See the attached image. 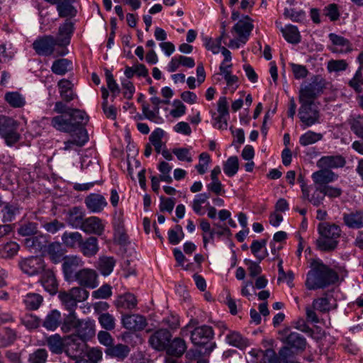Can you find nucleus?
<instances>
[{
    "mask_svg": "<svg viewBox=\"0 0 363 363\" xmlns=\"http://www.w3.org/2000/svg\"><path fill=\"white\" fill-rule=\"evenodd\" d=\"M279 334L281 342L285 345L278 352L282 363H298L296 352L306 349V338L296 332L291 331L289 328L280 331Z\"/></svg>",
    "mask_w": 363,
    "mask_h": 363,
    "instance_id": "f257e3e1",
    "label": "nucleus"
},
{
    "mask_svg": "<svg viewBox=\"0 0 363 363\" xmlns=\"http://www.w3.org/2000/svg\"><path fill=\"white\" fill-rule=\"evenodd\" d=\"M198 321L191 318L186 325V334L189 333L191 343L199 348L205 347V354L208 356L217 347L215 342H211L214 337L213 328L207 325L198 326Z\"/></svg>",
    "mask_w": 363,
    "mask_h": 363,
    "instance_id": "f03ea898",
    "label": "nucleus"
},
{
    "mask_svg": "<svg viewBox=\"0 0 363 363\" xmlns=\"http://www.w3.org/2000/svg\"><path fill=\"white\" fill-rule=\"evenodd\" d=\"M88 122V116L83 111H74L72 114L57 115L50 118V125L63 133H72L84 129L82 126Z\"/></svg>",
    "mask_w": 363,
    "mask_h": 363,
    "instance_id": "7ed1b4c3",
    "label": "nucleus"
},
{
    "mask_svg": "<svg viewBox=\"0 0 363 363\" xmlns=\"http://www.w3.org/2000/svg\"><path fill=\"white\" fill-rule=\"evenodd\" d=\"M338 279L335 272L323 264H318L307 275L306 286L309 290L323 289Z\"/></svg>",
    "mask_w": 363,
    "mask_h": 363,
    "instance_id": "20e7f679",
    "label": "nucleus"
},
{
    "mask_svg": "<svg viewBox=\"0 0 363 363\" xmlns=\"http://www.w3.org/2000/svg\"><path fill=\"white\" fill-rule=\"evenodd\" d=\"M320 237L316 240V245L321 251L334 250L338 245L341 235L340 228L334 223H321L318 226Z\"/></svg>",
    "mask_w": 363,
    "mask_h": 363,
    "instance_id": "39448f33",
    "label": "nucleus"
},
{
    "mask_svg": "<svg viewBox=\"0 0 363 363\" xmlns=\"http://www.w3.org/2000/svg\"><path fill=\"white\" fill-rule=\"evenodd\" d=\"M89 296V292L80 286H74L67 291H60L58 298L62 304L68 311H75L77 303L85 301Z\"/></svg>",
    "mask_w": 363,
    "mask_h": 363,
    "instance_id": "423d86ee",
    "label": "nucleus"
},
{
    "mask_svg": "<svg viewBox=\"0 0 363 363\" xmlns=\"http://www.w3.org/2000/svg\"><path fill=\"white\" fill-rule=\"evenodd\" d=\"M18 123L13 118L0 116V135L8 146H12L19 141L21 135L18 133Z\"/></svg>",
    "mask_w": 363,
    "mask_h": 363,
    "instance_id": "0eeeda50",
    "label": "nucleus"
},
{
    "mask_svg": "<svg viewBox=\"0 0 363 363\" xmlns=\"http://www.w3.org/2000/svg\"><path fill=\"white\" fill-rule=\"evenodd\" d=\"M325 81L320 76H315L311 82L302 86L299 91V101L313 103V99L323 92Z\"/></svg>",
    "mask_w": 363,
    "mask_h": 363,
    "instance_id": "6e6552de",
    "label": "nucleus"
},
{
    "mask_svg": "<svg viewBox=\"0 0 363 363\" xmlns=\"http://www.w3.org/2000/svg\"><path fill=\"white\" fill-rule=\"evenodd\" d=\"M299 102L301 106L298 115L303 124V128L305 129L319 123L320 113L318 110L314 106L313 103Z\"/></svg>",
    "mask_w": 363,
    "mask_h": 363,
    "instance_id": "1a4fd4ad",
    "label": "nucleus"
},
{
    "mask_svg": "<svg viewBox=\"0 0 363 363\" xmlns=\"http://www.w3.org/2000/svg\"><path fill=\"white\" fill-rule=\"evenodd\" d=\"M57 45H58V41L50 35L40 36L32 44V47L35 52L43 56L52 55Z\"/></svg>",
    "mask_w": 363,
    "mask_h": 363,
    "instance_id": "9d476101",
    "label": "nucleus"
},
{
    "mask_svg": "<svg viewBox=\"0 0 363 363\" xmlns=\"http://www.w3.org/2000/svg\"><path fill=\"white\" fill-rule=\"evenodd\" d=\"M22 272L28 276H35L45 270V264L42 257L32 256L22 259L19 262Z\"/></svg>",
    "mask_w": 363,
    "mask_h": 363,
    "instance_id": "9b49d317",
    "label": "nucleus"
},
{
    "mask_svg": "<svg viewBox=\"0 0 363 363\" xmlns=\"http://www.w3.org/2000/svg\"><path fill=\"white\" fill-rule=\"evenodd\" d=\"M73 280L83 289H94L98 286L97 274L95 270L89 268H84L76 272L72 281Z\"/></svg>",
    "mask_w": 363,
    "mask_h": 363,
    "instance_id": "f8f14e48",
    "label": "nucleus"
},
{
    "mask_svg": "<svg viewBox=\"0 0 363 363\" xmlns=\"http://www.w3.org/2000/svg\"><path fill=\"white\" fill-rule=\"evenodd\" d=\"M328 38L331 43L328 45V49L333 53L346 54L352 50L350 41L345 37L331 33L328 35Z\"/></svg>",
    "mask_w": 363,
    "mask_h": 363,
    "instance_id": "ddd939ff",
    "label": "nucleus"
},
{
    "mask_svg": "<svg viewBox=\"0 0 363 363\" xmlns=\"http://www.w3.org/2000/svg\"><path fill=\"white\" fill-rule=\"evenodd\" d=\"M172 335L167 329H159L153 333L148 339L152 348L157 351H164L171 340Z\"/></svg>",
    "mask_w": 363,
    "mask_h": 363,
    "instance_id": "4468645a",
    "label": "nucleus"
},
{
    "mask_svg": "<svg viewBox=\"0 0 363 363\" xmlns=\"http://www.w3.org/2000/svg\"><path fill=\"white\" fill-rule=\"evenodd\" d=\"M81 230L86 234L101 236L105 230V224L103 220L96 216L85 218Z\"/></svg>",
    "mask_w": 363,
    "mask_h": 363,
    "instance_id": "2eb2a0df",
    "label": "nucleus"
},
{
    "mask_svg": "<svg viewBox=\"0 0 363 363\" xmlns=\"http://www.w3.org/2000/svg\"><path fill=\"white\" fill-rule=\"evenodd\" d=\"M249 354L252 357L256 363H282L279 356L277 357L276 352L272 349L262 350L259 349H252Z\"/></svg>",
    "mask_w": 363,
    "mask_h": 363,
    "instance_id": "dca6fc26",
    "label": "nucleus"
},
{
    "mask_svg": "<svg viewBox=\"0 0 363 363\" xmlns=\"http://www.w3.org/2000/svg\"><path fill=\"white\" fill-rule=\"evenodd\" d=\"M84 262L82 258L77 255L67 256L64 258L62 270L65 278L67 281L73 279L76 269L83 266Z\"/></svg>",
    "mask_w": 363,
    "mask_h": 363,
    "instance_id": "f3484780",
    "label": "nucleus"
},
{
    "mask_svg": "<svg viewBox=\"0 0 363 363\" xmlns=\"http://www.w3.org/2000/svg\"><path fill=\"white\" fill-rule=\"evenodd\" d=\"M150 101L153 105V108L151 110L150 106L145 101L143 103V113L145 117L152 121H156L160 113V108L161 104H169V100H162L156 96H152L150 98Z\"/></svg>",
    "mask_w": 363,
    "mask_h": 363,
    "instance_id": "a211bd4d",
    "label": "nucleus"
},
{
    "mask_svg": "<svg viewBox=\"0 0 363 363\" xmlns=\"http://www.w3.org/2000/svg\"><path fill=\"white\" fill-rule=\"evenodd\" d=\"M121 321L124 328L135 331L143 330L147 324L146 318L140 314L124 315Z\"/></svg>",
    "mask_w": 363,
    "mask_h": 363,
    "instance_id": "6ab92c4d",
    "label": "nucleus"
},
{
    "mask_svg": "<svg viewBox=\"0 0 363 363\" xmlns=\"http://www.w3.org/2000/svg\"><path fill=\"white\" fill-rule=\"evenodd\" d=\"M78 249L84 257H94L99 251L97 238L94 236H89L86 238H82Z\"/></svg>",
    "mask_w": 363,
    "mask_h": 363,
    "instance_id": "aec40b11",
    "label": "nucleus"
},
{
    "mask_svg": "<svg viewBox=\"0 0 363 363\" xmlns=\"http://www.w3.org/2000/svg\"><path fill=\"white\" fill-rule=\"evenodd\" d=\"M89 140V136L85 129H79L77 133L72 135L71 139L64 143L62 150L65 151L77 150V147L84 146Z\"/></svg>",
    "mask_w": 363,
    "mask_h": 363,
    "instance_id": "412c9836",
    "label": "nucleus"
},
{
    "mask_svg": "<svg viewBox=\"0 0 363 363\" xmlns=\"http://www.w3.org/2000/svg\"><path fill=\"white\" fill-rule=\"evenodd\" d=\"M85 212L81 207L74 206L69 208L67 213L66 221L73 228L81 230L85 220Z\"/></svg>",
    "mask_w": 363,
    "mask_h": 363,
    "instance_id": "4be33fe9",
    "label": "nucleus"
},
{
    "mask_svg": "<svg viewBox=\"0 0 363 363\" xmlns=\"http://www.w3.org/2000/svg\"><path fill=\"white\" fill-rule=\"evenodd\" d=\"M345 159L341 155L323 156L317 161V167L320 169H331L343 167Z\"/></svg>",
    "mask_w": 363,
    "mask_h": 363,
    "instance_id": "5701e85b",
    "label": "nucleus"
},
{
    "mask_svg": "<svg viewBox=\"0 0 363 363\" xmlns=\"http://www.w3.org/2000/svg\"><path fill=\"white\" fill-rule=\"evenodd\" d=\"M338 176L333 171L326 169H320L313 172L311 178L315 186H325L328 184L335 181Z\"/></svg>",
    "mask_w": 363,
    "mask_h": 363,
    "instance_id": "b1692460",
    "label": "nucleus"
},
{
    "mask_svg": "<svg viewBox=\"0 0 363 363\" xmlns=\"http://www.w3.org/2000/svg\"><path fill=\"white\" fill-rule=\"evenodd\" d=\"M313 308L321 313H327L337 307L336 301L331 293H326L323 297L313 300Z\"/></svg>",
    "mask_w": 363,
    "mask_h": 363,
    "instance_id": "393cba45",
    "label": "nucleus"
},
{
    "mask_svg": "<svg viewBox=\"0 0 363 363\" xmlns=\"http://www.w3.org/2000/svg\"><path fill=\"white\" fill-rule=\"evenodd\" d=\"M247 21H239L233 28V30L238 34L239 40L245 44L254 26L250 21V18L247 16Z\"/></svg>",
    "mask_w": 363,
    "mask_h": 363,
    "instance_id": "a878e982",
    "label": "nucleus"
},
{
    "mask_svg": "<svg viewBox=\"0 0 363 363\" xmlns=\"http://www.w3.org/2000/svg\"><path fill=\"white\" fill-rule=\"evenodd\" d=\"M84 203L87 208L92 213L101 212L107 205L105 198L97 194H91L86 196Z\"/></svg>",
    "mask_w": 363,
    "mask_h": 363,
    "instance_id": "bb28decb",
    "label": "nucleus"
},
{
    "mask_svg": "<svg viewBox=\"0 0 363 363\" xmlns=\"http://www.w3.org/2000/svg\"><path fill=\"white\" fill-rule=\"evenodd\" d=\"M76 333L83 340L91 338L95 335L94 321L90 319L80 320Z\"/></svg>",
    "mask_w": 363,
    "mask_h": 363,
    "instance_id": "cd10ccee",
    "label": "nucleus"
},
{
    "mask_svg": "<svg viewBox=\"0 0 363 363\" xmlns=\"http://www.w3.org/2000/svg\"><path fill=\"white\" fill-rule=\"evenodd\" d=\"M48 242L47 236L43 234L27 238L24 240L25 246L34 252L42 251L46 247Z\"/></svg>",
    "mask_w": 363,
    "mask_h": 363,
    "instance_id": "c85d7f7f",
    "label": "nucleus"
},
{
    "mask_svg": "<svg viewBox=\"0 0 363 363\" xmlns=\"http://www.w3.org/2000/svg\"><path fill=\"white\" fill-rule=\"evenodd\" d=\"M270 248L271 252L275 256L273 259H277L279 260L278 262V271H279V278L278 281L285 280L289 279V281L293 279V273L291 272H289L286 273L283 269V260L279 258L278 255V252L282 248V245L281 243L277 245V242H270Z\"/></svg>",
    "mask_w": 363,
    "mask_h": 363,
    "instance_id": "c756f323",
    "label": "nucleus"
},
{
    "mask_svg": "<svg viewBox=\"0 0 363 363\" xmlns=\"http://www.w3.org/2000/svg\"><path fill=\"white\" fill-rule=\"evenodd\" d=\"M344 223L350 228L359 229L363 228V211H356L342 216Z\"/></svg>",
    "mask_w": 363,
    "mask_h": 363,
    "instance_id": "7c9ffc66",
    "label": "nucleus"
},
{
    "mask_svg": "<svg viewBox=\"0 0 363 363\" xmlns=\"http://www.w3.org/2000/svg\"><path fill=\"white\" fill-rule=\"evenodd\" d=\"M40 282L44 289L50 294H54L57 289V282L53 272L50 269L43 271Z\"/></svg>",
    "mask_w": 363,
    "mask_h": 363,
    "instance_id": "2f4dec72",
    "label": "nucleus"
},
{
    "mask_svg": "<svg viewBox=\"0 0 363 363\" xmlns=\"http://www.w3.org/2000/svg\"><path fill=\"white\" fill-rule=\"evenodd\" d=\"M73 28V23L69 21H66L65 23L60 26L58 35L56 38L58 41V46L65 47L69 43Z\"/></svg>",
    "mask_w": 363,
    "mask_h": 363,
    "instance_id": "473e14b6",
    "label": "nucleus"
},
{
    "mask_svg": "<svg viewBox=\"0 0 363 363\" xmlns=\"http://www.w3.org/2000/svg\"><path fill=\"white\" fill-rule=\"evenodd\" d=\"M115 306L117 308L133 309L137 306L136 297L131 293H125L117 298L115 301Z\"/></svg>",
    "mask_w": 363,
    "mask_h": 363,
    "instance_id": "72a5a7b5",
    "label": "nucleus"
},
{
    "mask_svg": "<svg viewBox=\"0 0 363 363\" xmlns=\"http://www.w3.org/2000/svg\"><path fill=\"white\" fill-rule=\"evenodd\" d=\"M62 322L61 313L57 310H52L45 318L43 326L48 330L54 331Z\"/></svg>",
    "mask_w": 363,
    "mask_h": 363,
    "instance_id": "f704fd0d",
    "label": "nucleus"
},
{
    "mask_svg": "<svg viewBox=\"0 0 363 363\" xmlns=\"http://www.w3.org/2000/svg\"><path fill=\"white\" fill-rule=\"evenodd\" d=\"M57 86L60 90L61 98L66 102H69L75 97V94L72 91L73 84L65 79H60Z\"/></svg>",
    "mask_w": 363,
    "mask_h": 363,
    "instance_id": "c9c22d12",
    "label": "nucleus"
},
{
    "mask_svg": "<svg viewBox=\"0 0 363 363\" xmlns=\"http://www.w3.org/2000/svg\"><path fill=\"white\" fill-rule=\"evenodd\" d=\"M106 354L111 357L117 358L118 359H124L129 354L130 349L128 346L123 344H117L116 345H111L107 347Z\"/></svg>",
    "mask_w": 363,
    "mask_h": 363,
    "instance_id": "e433bc0d",
    "label": "nucleus"
},
{
    "mask_svg": "<svg viewBox=\"0 0 363 363\" xmlns=\"http://www.w3.org/2000/svg\"><path fill=\"white\" fill-rule=\"evenodd\" d=\"M82 235L76 232H65L62 235V243L69 248H78L82 242Z\"/></svg>",
    "mask_w": 363,
    "mask_h": 363,
    "instance_id": "4c0bfd02",
    "label": "nucleus"
},
{
    "mask_svg": "<svg viewBox=\"0 0 363 363\" xmlns=\"http://www.w3.org/2000/svg\"><path fill=\"white\" fill-rule=\"evenodd\" d=\"M75 0H64L60 1L57 3V10L60 17L74 16L77 13V10L72 6V3Z\"/></svg>",
    "mask_w": 363,
    "mask_h": 363,
    "instance_id": "58836bf2",
    "label": "nucleus"
},
{
    "mask_svg": "<svg viewBox=\"0 0 363 363\" xmlns=\"http://www.w3.org/2000/svg\"><path fill=\"white\" fill-rule=\"evenodd\" d=\"M47 247V252L54 263H58L62 259L65 252L62 245L58 242L50 243Z\"/></svg>",
    "mask_w": 363,
    "mask_h": 363,
    "instance_id": "ea45409f",
    "label": "nucleus"
},
{
    "mask_svg": "<svg viewBox=\"0 0 363 363\" xmlns=\"http://www.w3.org/2000/svg\"><path fill=\"white\" fill-rule=\"evenodd\" d=\"M281 32L285 40L293 44H297L301 41V35L297 27L289 25L284 28H281Z\"/></svg>",
    "mask_w": 363,
    "mask_h": 363,
    "instance_id": "a19ab883",
    "label": "nucleus"
},
{
    "mask_svg": "<svg viewBox=\"0 0 363 363\" xmlns=\"http://www.w3.org/2000/svg\"><path fill=\"white\" fill-rule=\"evenodd\" d=\"M72 69V62L67 59L61 58L53 62L52 72L57 75H65Z\"/></svg>",
    "mask_w": 363,
    "mask_h": 363,
    "instance_id": "79ce46f5",
    "label": "nucleus"
},
{
    "mask_svg": "<svg viewBox=\"0 0 363 363\" xmlns=\"http://www.w3.org/2000/svg\"><path fill=\"white\" fill-rule=\"evenodd\" d=\"M43 301L41 295L36 293H29L26 294L23 299L26 308L30 311H35L40 308Z\"/></svg>",
    "mask_w": 363,
    "mask_h": 363,
    "instance_id": "37998d69",
    "label": "nucleus"
},
{
    "mask_svg": "<svg viewBox=\"0 0 363 363\" xmlns=\"http://www.w3.org/2000/svg\"><path fill=\"white\" fill-rule=\"evenodd\" d=\"M116 260L113 257L103 256L99 259L98 268L104 276L109 275L113 269Z\"/></svg>",
    "mask_w": 363,
    "mask_h": 363,
    "instance_id": "c03bdc74",
    "label": "nucleus"
},
{
    "mask_svg": "<svg viewBox=\"0 0 363 363\" xmlns=\"http://www.w3.org/2000/svg\"><path fill=\"white\" fill-rule=\"evenodd\" d=\"M227 342L233 347L242 349L248 345V341L236 331H230L226 335Z\"/></svg>",
    "mask_w": 363,
    "mask_h": 363,
    "instance_id": "a18cd8bd",
    "label": "nucleus"
},
{
    "mask_svg": "<svg viewBox=\"0 0 363 363\" xmlns=\"http://www.w3.org/2000/svg\"><path fill=\"white\" fill-rule=\"evenodd\" d=\"M79 319L76 316L75 311H69V313L65 318L61 329L64 333H69L72 330L77 331Z\"/></svg>",
    "mask_w": 363,
    "mask_h": 363,
    "instance_id": "49530a36",
    "label": "nucleus"
},
{
    "mask_svg": "<svg viewBox=\"0 0 363 363\" xmlns=\"http://www.w3.org/2000/svg\"><path fill=\"white\" fill-rule=\"evenodd\" d=\"M50 350L55 354H61L64 350V342L58 334L48 337L46 340Z\"/></svg>",
    "mask_w": 363,
    "mask_h": 363,
    "instance_id": "de8ad7c7",
    "label": "nucleus"
},
{
    "mask_svg": "<svg viewBox=\"0 0 363 363\" xmlns=\"http://www.w3.org/2000/svg\"><path fill=\"white\" fill-rule=\"evenodd\" d=\"M4 99L13 108H21L26 104L25 98L17 91L7 92Z\"/></svg>",
    "mask_w": 363,
    "mask_h": 363,
    "instance_id": "09e8293b",
    "label": "nucleus"
},
{
    "mask_svg": "<svg viewBox=\"0 0 363 363\" xmlns=\"http://www.w3.org/2000/svg\"><path fill=\"white\" fill-rule=\"evenodd\" d=\"M17 232L23 237L34 235L38 233V223L30 221L23 222L19 225Z\"/></svg>",
    "mask_w": 363,
    "mask_h": 363,
    "instance_id": "8fccbe9b",
    "label": "nucleus"
},
{
    "mask_svg": "<svg viewBox=\"0 0 363 363\" xmlns=\"http://www.w3.org/2000/svg\"><path fill=\"white\" fill-rule=\"evenodd\" d=\"M322 138L323 135L321 133L308 130L301 135L299 143L302 146H308L321 140Z\"/></svg>",
    "mask_w": 363,
    "mask_h": 363,
    "instance_id": "3c124183",
    "label": "nucleus"
},
{
    "mask_svg": "<svg viewBox=\"0 0 363 363\" xmlns=\"http://www.w3.org/2000/svg\"><path fill=\"white\" fill-rule=\"evenodd\" d=\"M2 218L4 222L12 221L16 215L19 213V208L17 204L6 203L1 210Z\"/></svg>",
    "mask_w": 363,
    "mask_h": 363,
    "instance_id": "603ef678",
    "label": "nucleus"
},
{
    "mask_svg": "<svg viewBox=\"0 0 363 363\" xmlns=\"http://www.w3.org/2000/svg\"><path fill=\"white\" fill-rule=\"evenodd\" d=\"M239 162L236 156L230 157L223 165V171L228 177L234 176L238 171Z\"/></svg>",
    "mask_w": 363,
    "mask_h": 363,
    "instance_id": "864d4df0",
    "label": "nucleus"
},
{
    "mask_svg": "<svg viewBox=\"0 0 363 363\" xmlns=\"http://www.w3.org/2000/svg\"><path fill=\"white\" fill-rule=\"evenodd\" d=\"M101 326L106 330H112L116 327V319L109 313H103L98 318Z\"/></svg>",
    "mask_w": 363,
    "mask_h": 363,
    "instance_id": "5fc2aeb1",
    "label": "nucleus"
},
{
    "mask_svg": "<svg viewBox=\"0 0 363 363\" xmlns=\"http://www.w3.org/2000/svg\"><path fill=\"white\" fill-rule=\"evenodd\" d=\"M165 350L169 356L180 357L182 355V340L179 337H175L172 342L169 340Z\"/></svg>",
    "mask_w": 363,
    "mask_h": 363,
    "instance_id": "6e6d98bb",
    "label": "nucleus"
},
{
    "mask_svg": "<svg viewBox=\"0 0 363 363\" xmlns=\"http://www.w3.org/2000/svg\"><path fill=\"white\" fill-rule=\"evenodd\" d=\"M169 106L166 108L168 111L167 117L172 119L178 118L182 116V101L175 99L172 104H168Z\"/></svg>",
    "mask_w": 363,
    "mask_h": 363,
    "instance_id": "4d7b16f0",
    "label": "nucleus"
},
{
    "mask_svg": "<svg viewBox=\"0 0 363 363\" xmlns=\"http://www.w3.org/2000/svg\"><path fill=\"white\" fill-rule=\"evenodd\" d=\"M348 64L345 60H330L328 62L327 69L329 72H338L347 69Z\"/></svg>",
    "mask_w": 363,
    "mask_h": 363,
    "instance_id": "13d9d810",
    "label": "nucleus"
},
{
    "mask_svg": "<svg viewBox=\"0 0 363 363\" xmlns=\"http://www.w3.org/2000/svg\"><path fill=\"white\" fill-rule=\"evenodd\" d=\"M172 167L170 166L167 162L161 161L158 164V169L160 172V179L162 182L170 183L172 182V178L170 176V172Z\"/></svg>",
    "mask_w": 363,
    "mask_h": 363,
    "instance_id": "bf43d9fd",
    "label": "nucleus"
},
{
    "mask_svg": "<svg viewBox=\"0 0 363 363\" xmlns=\"http://www.w3.org/2000/svg\"><path fill=\"white\" fill-rule=\"evenodd\" d=\"M349 86L352 87L356 92H362V84H363L362 74L361 67H359L355 72L352 79L349 81Z\"/></svg>",
    "mask_w": 363,
    "mask_h": 363,
    "instance_id": "052dcab7",
    "label": "nucleus"
},
{
    "mask_svg": "<svg viewBox=\"0 0 363 363\" xmlns=\"http://www.w3.org/2000/svg\"><path fill=\"white\" fill-rule=\"evenodd\" d=\"M48 357V352L45 349H38L31 353L28 357L29 363H45Z\"/></svg>",
    "mask_w": 363,
    "mask_h": 363,
    "instance_id": "680f3d73",
    "label": "nucleus"
},
{
    "mask_svg": "<svg viewBox=\"0 0 363 363\" xmlns=\"http://www.w3.org/2000/svg\"><path fill=\"white\" fill-rule=\"evenodd\" d=\"M21 323L25 325L28 329L37 328L40 325V319L32 314H26L21 318Z\"/></svg>",
    "mask_w": 363,
    "mask_h": 363,
    "instance_id": "e2e57ef3",
    "label": "nucleus"
},
{
    "mask_svg": "<svg viewBox=\"0 0 363 363\" xmlns=\"http://www.w3.org/2000/svg\"><path fill=\"white\" fill-rule=\"evenodd\" d=\"M167 234L169 242L174 245H177L181 241L182 227L177 224L169 229Z\"/></svg>",
    "mask_w": 363,
    "mask_h": 363,
    "instance_id": "0e129e2a",
    "label": "nucleus"
},
{
    "mask_svg": "<svg viewBox=\"0 0 363 363\" xmlns=\"http://www.w3.org/2000/svg\"><path fill=\"white\" fill-rule=\"evenodd\" d=\"M83 346L84 345L77 344L73 341L72 343L68 344L65 353L68 357L75 359L82 353Z\"/></svg>",
    "mask_w": 363,
    "mask_h": 363,
    "instance_id": "69168bd1",
    "label": "nucleus"
},
{
    "mask_svg": "<svg viewBox=\"0 0 363 363\" xmlns=\"http://www.w3.org/2000/svg\"><path fill=\"white\" fill-rule=\"evenodd\" d=\"M105 76L108 88L113 95L117 96L120 93L121 89L115 81L112 73L108 69H106Z\"/></svg>",
    "mask_w": 363,
    "mask_h": 363,
    "instance_id": "338daca9",
    "label": "nucleus"
},
{
    "mask_svg": "<svg viewBox=\"0 0 363 363\" xmlns=\"http://www.w3.org/2000/svg\"><path fill=\"white\" fill-rule=\"evenodd\" d=\"M350 127L352 130L359 137L363 138V118L357 116L350 120Z\"/></svg>",
    "mask_w": 363,
    "mask_h": 363,
    "instance_id": "774afa93",
    "label": "nucleus"
}]
</instances>
